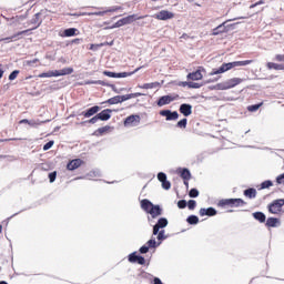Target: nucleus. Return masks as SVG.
I'll return each instance as SVG.
<instances>
[{
	"label": "nucleus",
	"instance_id": "obj_1",
	"mask_svg": "<svg viewBox=\"0 0 284 284\" xmlns=\"http://www.w3.org/2000/svg\"><path fill=\"white\" fill-rule=\"evenodd\" d=\"M251 63H254V61L245 60V61H233L229 63H222V65L219 67V69H213V71H211V75L224 74L225 72L232 69H235L236 67H245V65H250Z\"/></svg>",
	"mask_w": 284,
	"mask_h": 284
},
{
	"label": "nucleus",
	"instance_id": "obj_2",
	"mask_svg": "<svg viewBox=\"0 0 284 284\" xmlns=\"http://www.w3.org/2000/svg\"><path fill=\"white\" fill-rule=\"evenodd\" d=\"M141 209L146 214H150L152 219L160 217L161 214H163V210L160 207V205L152 204V202H150L148 199L141 201Z\"/></svg>",
	"mask_w": 284,
	"mask_h": 284
},
{
	"label": "nucleus",
	"instance_id": "obj_3",
	"mask_svg": "<svg viewBox=\"0 0 284 284\" xmlns=\"http://www.w3.org/2000/svg\"><path fill=\"white\" fill-rule=\"evenodd\" d=\"M245 205H246V202L243 201V199L241 197L222 199L217 202V207H221V209H226V207L239 209Z\"/></svg>",
	"mask_w": 284,
	"mask_h": 284
},
{
	"label": "nucleus",
	"instance_id": "obj_4",
	"mask_svg": "<svg viewBox=\"0 0 284 284\" xmlns=\"http://www.w3.org/2000/svg\"><path fill=\"white\" fill-rule=\"evenodd\" d=\"M121 10H122L121 6H114V7H109L105 10H100V11H97V12H75L72 16L77 17V18L85 17V16H88V17H91V16L103 17L108 13H113V12H118V11H121Z\"/></svg>",
	"mask_w": 284,
	"mask_h": 284
},
{
	"label": "nucleus",
	"instance_id": "obj_5",
	"mask_svg": "<svg viewBox=\"0 0 284 284\" xmlns=\"http://www.w3.org/2000/svg\"><path fill=\"white\" fill-rule=\"evenodd\" d=\"M41 23H42V20H41V12H38V13H36L34 17H32V19L29 20V22H28V26H32V28L17 32V33H16V37H20V36H22V34L29 33L30 31L37 30L39 27H41Z\"/></svg>",
	"mask_w": 284,
	"mask_h": 284
},
{
	"label": "nucleus",
	"instance_id": "obj_6",
	"mask_svg": "<svg viewBox=\"0 0 284 284\" xmlns=\"http://www.w3.org/2000/svg\"><path fill=\"white\" fill-rule=\"evenodd\" d=\"M243 83L242 78H232L230 80H226L225 82H221L215 84V89L217 90H231L233 88H236L239 84Z\"/></svg>",
	"mask_w": 284,
	"mask_h": 284
},
{
	"label": "nucleus",
	"instance_id": "obj_7",
	"mask_svg": "<svg viewBox=\"0 0 284 284\" xmlns=\"http://www.w3.org/2000/svg\"><path fill=\"white\" fill-rule=\"evenodd\" d=\"M145 18H148V16H139L138 17L136 14H131L129 17L118 20V22H115L114 26H112V28H121L122 26H129L136 20H144Z\"/></svg>",
	"mask_w": 284,
	"mask_h": 284
},
{
	"label": "nucleus",
	"instance_id": "obj_8",
	"mask_svg": "<svg viewBox=\"0 0 284 284\" xmlns=\"http://www.w3.org/2000/svg\"><path fill=\"white\" fill-rule=\"evenodd\" d=\"M144 67H138V68L134 69V71L120 72V73H115L113 71H103V75L108 77V78H112V79H122V78H128V77H132L133 74H136V72L140 71Z\"/></svg>",
	"mask_w": 284,
	"mask_h": 284
},
{
	"label": "nucleus",
	"instance_id": "obj_9",
	"mask_svg": "<svg viewBox=\"0 0 284 284\" xmlns=\"http://www.w3.org/2000/svg\"><path fill=\"white\" fill-rule=\"evenodd\" d=\"M73 73V69L72 68H65L62 70H54V71H49V72H44L39 74V78H52V77H64V75H69Z\"/></svg>",
	"mask_w": 284,
	"mask_h": 284
},
{
	"label": "nucleus",
	"instance_id": "obj_10",
	"mask_svg": "<svg viewBox=\"0 0 284 284\" xmlns=\"http://www.w3.org/2000/svg\"><path fill=\"white\" fill-rule=\"evenodd\" d=\"M282 207H284V199L274 200L267 206L270 213L272 214H280L282 212Z\"/></svg>",
	"mask_w": 284,
	"mask_h": 284
},
{
	"label": "nucleus",
	"instance_id": "obj_11",
	"mask_svg": "<svg viewBox=\"0 0 284 284\" xmlns=\"http://www.w3.org/2000/svg\"><path fill=\"white\" fill-rule=\"evenodd\" d=\"M154 18L160 21H166L174 19L175 14L169 10H161L160 12L155 13Z\"/></svg>",
	"mask_w": 284,
	"mask_h": 284
},
{
	"label": "nucleus",
	"instance_id": "obj_12",
	"mask_svg": "<svg viewBox=\"0 0 284 284\" xmlns=\"http://www.w3.org/2000/svg\"><path fill=\"white\" fill-rule=\"evenodd\" d=\"M141 118L138 114H131L130 116L125 118L123 121V125L125 126H136L140 124Z\"/></svg>",
	"mask_w": 284,
	"mask_h": 284
},
{
	"label": "nucleus",
	"instance_id": "obj_13",
	"mask_svg": "<svg viewBox=\"0 0 284 284\" xmlns=\"http://www.w3.org/2000/svg\"><path fill=\"white\" fill-rule=\"evenodd\" d=\"M161 116H165V121H175L179 120V113L176 111L171 110H162L160 111Z\"/></svg>",
	"mask_w": 284,
	"mask_h": 284
},
{
	"label": "nucleus",
	"instance_id": "obj_14",
	"mask_svg": "<svg viewBox=\"0 0 284 284\" xmlns=\"http://www.w3.org/2000/svg\"><path fill=\"white\" fill-rule=\"evenodd\" d=\"M168 224L169 222L166 217H161L160 220H158L155 226H153V235L159 234V231L166 227Z\"/></svg>",
	"mask_w": 284,
	"mask_h": 284
},
{
	"label": "nucleus",
	"instance_id": "obj_15",
	"mask_svg": "<svg viewBox=\"0 0 284 284\" xmlns=\"http://www.w3.org/2000/svg\"><path fill=\"white\" fill-rule=\"evenodd\" d=\"M88 85H102L106 88H111L112 91L118 92L115 84H110L106 81L97 80V81H89L87 82Z\"/></svg>",
	"mask_w": 284,
	"mask_h": 284
},
{
	"label": "nucleus",
	"instance_id": "obj_16",
	"mask_svg": "<svg viewBox=\"0 0 284 284\" xmlns=\"http://www.w3.org/2000/svg\"><path fill=\"white\" fill-rule=\"evenodd\" d=\"M158 181L161 182L163 190H171V182L166 180V174L163 172L158 173Z\"/></svg>",
	"mask_w": 284,
	"mask_h": 284
},
{
	"label": "nucleus",
	"instance_id": "obj_17",
	"mask_svg": "<svg viewBox=\"0 0 284 284\" xmlns=\"http://www.w3.org/2000/svg\"><path fill=\"white\" fill-rule=\"evenodd\" d=\"M111 113H113V110L111 109H104L102 112L95 114L94 116L100 119L102 122H106L111 119Z\"/></svg>",
	"mask_w": 284,
	"mask_h": 284
},
{
	"label": "nucleus",
	"instance_id": "obj_18",
	"mask_svg": "<svg viewBox=\"0 0 284 284\" xmlns=\"http://www.w3.org/2000/svg\"><path fill=\"white\" fill-rule=\"evenodd\" d=\"M176 97H172V95H162L159 100H158V106H164L170 104L171 102L175 101Z\"/></svg>",
	"mask_w": 284,
	"mask_h": 284
},
{
	"label": "nucleus",
	"instance_id": "obj_19",
	"mask_svg": "<svg viewBox=\"0 0 284 284\" xmlns=\"http://www.w3.org/2000/svg\"><path fill=\"white\" fill-rule=\"evenodd\" d=\"M81 165H83V160L81 159H75L67 163V170L69 171H75L79 169Z\"/></svg>",
	"mask_w": 284,
	"mask_h": 284
},
{
	"label": "nucleus",
	"instance_id": "obj_20",
	"mask_svg": "<svg viewBox=\"0 0 284 284\" xmlns=\"http://www.w3.org/2000/svg\"><path fill=\"white\" fill-rule=\"evenodd\" d=\"M100 112V106H92L83 112H81V115L85 119H90L91 116H94L97 113Z\"/></svg>",
	"mask_w": 284,
	"mask_h": 284
},
{
	"label": "nucleus",
	"instance_id": "obj_21",
	"mask_svg": "<svg viewBox=\"0 0 284 284\" xmlns=\"http://www.w3.org/2000/svg\"><path fill=\"white\" fill-rule=\"evenodd\" d=\"M183 116H190L193 113V106L191 104H182L179 109Z\"/></svg>",
	"mask_w": 284,
	"mask_h": 284
},
{
	"label": "nucleus",
	"instance_id": "obj_22",
	"mask_svg": "<svg viewBox=\"0 0 284 284\" xmlns=\"http://www.w3.org/2000/svg\"><path fill=\"white\" fill-rule=\"evenodd\" d=\"M200 216H216L217 212L213 207L209 209H200L199 211Z\"/></svg>",
	"mask_w": 284,
	"mask_h": 284
},
{
	"label": "nucleus",
	"instance_id": "obj_23",
	"mask_svg": "<svg viewBox=\"0 0 284 284\" xmlns=\"http://www.w3.org/2000/svg\"><path fill=\"white\" fill-rule=\"evenodd\" d=\"M77 36H79V29H75V28L65 29L62 32V38H70V37H77Z\"/></svg>",
	"mask_w": 284,
	"mask_h": 284
},
{
	"label": "nucleus",
	"instance_id": "obj_24",
	"mask_svg": "<svg viewBox=\"0 0 284 284\" xmlns=\"http://www.w3.org/2000/svg\"><path fill=\"white\" fill-rule=\"evenodd\" d=\"M112 130H113L112 126L104 125L100 129H97L95 133H97V136H103L104 134L110 133Z\"/></svg>",
	"mask_w": 284,
	"mask_h": 284
},
{
	"label": "nucleus",
	"instance_id": "obj_25",
	"mask_svg": "<svg viewBox=\"0 0 284 284\" xmlns=\"http://www.w3.org/2000/svg\"><path fill=\"white\" fill-rule=\"evenodd\" d=\"M203 78L201 70L187 74V79L192 81H201Z\"/></svg>",
	"mask_w": 284,
	"mask_h": 284
},
{
	"label": "nucleus",
	"instance_id": "obj_26",
	"mask_svg": "<svg viewBox=\"0 0 284 284\" xmlns=\"http://www.w3.org/2000/svg\"><path fill=\"white\" fill-rule=\"evenodd\" d=\"M143 95L142 93H130L125 95H119L120 102L129 101L131 99H136L139 97Z\"/></svg>",
	"mask_w": 284,
	"mask_h": 284
},
{
	"label": "nucleus",
	"instance_id": "obj_27",
	"mask_svg": "<svg viewBox=\"0 0 284 284\" xmlns=\"http://www.w3.org/2000/svg\"><path fill=\"white\" fill-rule=\"evenodd\" d=\"M244 196L247 199H255L257 197V190H255L254 187H250L247 190H244Z\"/></svg>",
	"mask_w": 284,
	"mask_h": 284
},
{
	"label": "nucleus",
	"instance_id": "obj_28",
	"mask_svg": "<svg viewBox=\"0 0 284 284\" xmlns=\"http://www.w3.org/2000/svg\"><path fill=\"white\" fill-rule=\"evenodd\" d=\"M159 87H160V82H150V83H144L143 85H139V89L152 90V89H156Z\"/></svg>",
	"mask_w": 284,
	"mask_h": 284
},
{
	"label": "nucleus",
	"instance_id": "obj_29",
	"mask_svg": "<svg viewBox=\"0 0 284 284\" xmlns=\"http://www.w3.org/2000/svg\"><path fill=\"white\" fill-rule=\"evenodd\" d=\"M252 216L254 220L258 221L260 223L266 222V215L263 212H254Z\"/></svg>",
	"mask_w": 284,
	"mask_h": 284
},
{
	"label": "nucleus",
	"instance_id": "obj_30",
	"mask_svg": "<svg viewBox=\"0 0 284 284\" xmlns=\"http://www.w3.org/2000/svg\"><path fill=\"white\" fill-rule=\"evenodd\" d=\"M266 68L270 69V70H275V71L284 70V65L283 64L273 63V62L267 63Z\"/></svg>",
	"mask_w": 284,
	"mask_h": 284
},
{
	"label": "nucleus",
	"instance_id": "obj_31",
	"mask_svg": "<svg viewBox=\"0 0 284 284\" xmlns=\"http://www.w3.org/2000/svg\"><path fill=\"white\" fill-rule=\"evenodd\" d=\"M180 176L184 180V181H190L191 179V173L190 170L187 169H182V171H180Z\"/></svg>",
	"mask_w": 284,
	"mask_h": 284
},
{
	"label": "nucleus",
	"instance_id": "obj_32",
	"mask_svg": "<svg viewBox=\"0 0 284 284\" xmlns=\"http://www.w3.org/2000/svg\"><path fill=\"white\" fill-rule=\"evenodd\" d=\"M160 245H161V241L156 243L155 239H150L149 242H146L144 246L151 247V248H156Z\"/></svg>",
	"mask_w": 284,
	"mask_h": 284
},
{
	"label": "nucleus",
	"instance_id": "obj_33",
	"mask_svg": "<svg viewBox=\"0 0 284 284\" xmlns=\"http://www.w3.org/2000/svg\"><path fill=\"white\" fill-rule=\"evenodd\" d=\"M278 224V220L276 217H268L266 220V226L268 227H276Z\"/></svg>",
	"mask_w": 284,
	"mask_h": 284
},
{
	"label": "nucleus",
	"instance_id": "obj_34",
	"mask_svg": "<svg viewBox=\"0 0 284 284\" xmlns=\"http://www.w3.org/2000/svg\"><path fill=\"white\" fill-rule=\"evenodd\" d=\"M103 103H108L109 105H114V104H118V103H122L119 95H115L111 99H108L105 102H102Z\"/></svg>",
	"mask_w": 284,
	"mask_h": 284
},
{
	"label": "nucleus",
	"instance_id": "obj_35",
	"mask_svg": "<svg viewBox=\"0 0 284 284\" xmlns=\"http://www.w3.org/2000/svg\"><path fill=\"white\" fill-rule=\"evenodd\" d=\"M186 222L189 225H197L199 217L196 215H189V217L186 219Z\"/></svg>",
	"mask_w": 284,
	"mask_h": 284
},
{
	"label": "nucleus",
	"instance_id": "obj_36",
	"mask_svg": "<svg viewBox=\"0 0 284 284\" xmlns=\"http://www.w3.org/2000/svg\"><path fill=\"white\" fill-rule=\"evenodd\" d=\"M263 106V102H260L258 104H253L247 106L248 112H257L260 108Z\"/></svg>",
	"mask_w": 284,
	"mask_h": 284
},
{
	"label": "nucleus",
	"instance_id": "obj_37",
	"mask_svg": "<svg viewBox=\"0 0 284 284\" xmlns=\"http://www.w3.org/2000/svg\"><path fill=\"white\" fill-rule=\"evenodd\" d=\"M19 124H29V125H31V126H37V125H39V123H38L37 121H30V120H27V119L20 120V121H19Z\"/></svg>",
	"mask_w": 284,
	"mask_h": 284
},
{
	"label": "nucleus",
	"instance_id": "obj_38",
	"mask_svg": "<svg viewBox=\"0 0 284 284\" xmlns=\"http://www.w3.org/2000/svg\"><path fill=\"white\" fill-rule=\"evenodd\" d=\"M224 27V23H222L221 26H217L215 27V29H213V36L216 37V36H220V33H223L224 30H222Z\"/></svg>",
	"mask_w": 284,
	"mask_h": 284
},
{
	"label": "nucleus",
	"instance_id": "obj_39",
	"mask_svg": "<svg viewBox=\"0 0 284 284\" xmlns=\"http://www.w3.org/2000/svg\"><path fill=\"white\" fill-rule=\"evenodd\" d=\"M142 256H140V255H136V252H133V253H131L130 255H129V262L130 263H136V260L138 258H141Z\"/></svg>",
	"mask_w": 284,
	"mask_h": 284
},
{
	"label": "nucleus",
	"instance_id": "obj_40",
	"mask_svg": "<svg viewBox=\"0 0 284 284\" xmlns=\"http://www.w3.org/2000/svg\"><path fill=\"white\" fill-rule=\"evenodd\" d=\"M186 206H187L189 211H194V209H196V201H194V200H189V201L186 202Z\"/></svg>",
	"mask_w": 284,
	"mask_h": 284
},
{
	"label": "nucleus",
	"instance_id": "obj_41",
	"mask_svg": "<svg viewBox=\"0 0 284 284\" xmlns=\"http://www.w3.org/2000/svg\"><path fill=\"white\" fill-rule=\"evenodd\" d=\"M197 196H199V190L197 189H191L189 191V197L190 199H197Z\"/></svg>",
	"mask_w": 284,
	"mask_h": 284
},
{
	"label": "nucleus",
	"instance_id": "obj_42",
	"mask_svg": "<svg viewBox=\"0 0 284 284\" xmlns=\"http://www.w3.org/2000/svg\"><path fill=\"white\" fill-rule=\"evenodd\" d=\"M186 125H187V120L186 119H183V120H180L179 122H176V128L185 129Z\"/></svg>",
	"mask_w": 284,
	"mask_h": 284
},
{
	"label": "nucleus",
	"instance_id": "obj_43",
	"mask_svg": "<svg viewBox=\"0 0 284 284\" xmlns=\"http://www.w3.org/2000/svg\"><path fill=\"white\" fill-rule=\"evenodd\" d=\"M156 235H158L156 239L160 242L166 240V235H164V230H161V231L159 230Z\"/></svg>",
	"mask_w": 284,
	"mask_h": 284
},
{
	"label": "nucleus",
	"instance_id": "obj_44",
	"mask_svg": "<svg viewBox=\"0 0 284 284\" xmlns=\"http://www.w3.org/2000/svg\"><path fill=\"white\" fill-rule=\"evenodd\" d=\"M26 20V17L23 16H17L16 18H11L12 24H18L20 21Z\"/></svg>",
	"mask_w": 284,
	"mask_h": 284
},
{
	"label": "nucleus",
	"instance_id": "obj_45",
	"mask_svg": "<svg viewBox=\"0 0 284 284\" xmlns=\"http://www.w3.org/2000/svg\"><path fill=\"white\" fill-rule=\"evenodd\" d=\"M273 186V182L270 180L262 182V190H266Z\"/></svg>",
	"mask_w": 284,
	"mask_h": 284
},
{
	"label": "nucleus",
	"instance_id": "obj_46",
	"mask_svg": "<svg viewBox=\"0 0 284 284\" xmlns=\"http://www.w3.org/2000/svg\"><path fill=\"white\" fill-rule=\"evenodd\" d=\"M19 70H13L11 74H9V81H14L17 77L19 75Z\"/></svg>",
	"mask_w": 284,
	"mask_h": 284
},
{
	"label": "nucleus",
	"instance_id": "obj_47",
	"mask_svg": "<svg viewBox=\"0 0 284 284\" xmlns=\"http://www.w3.org/2000/svg\"><path fill=\"white\" fill-rule=\"evenodd\" d=\"M176 205L179 206V209L183 210V209H186L187 202L185 200H182V201H179Z\"/></svg>",
	"mask_w": 284,
	"mask_h": 284
},
{
	"label": "nucleus",
	"instance_id": "obj_48",
	"mask_svg": "<svg viewBox=\"0 0 284 284\" xmlns=\"http://www.w3.org/2000/svg\"><path fill=\"white\" fill-rule=\"evenodd\" d=\"M53 144V141L47 142V144L43 145V151H49L50 149H52Z\"/></svg>",
	"mask_w": 284,
	"mask_h": 284
},
{
	"label": "nucleus",
	"instance_id": "obj_49",
	"mask_svg": "<svg viewBox=\"0 0 284 284\" xmlns=\"http://www.w3.org/2000/svg\"><path fill=\"white\" fill-rule=\"evenodd\" d=\"M150 248H151V247H150V246H146V245L141 246V248H139V253H141V254H148V252H149Z\"/></svg>",
	"mask_w": 284,
	"mask_h": 284
},
{
	"label": "nucleus",
	"instance_id": "obj_50",
	"mask_svg": "<svg viewBox=\"0 0 284 284\" xmlns=\"http://www.w3.org/2000/svg\"><path fill=\"white\" fill-rule=\"evenodd\" d=\"M187 87L191 89H200L201 85L197 82H187Z\"/></svg>",
	"mask_w": 284,
	"mask_h": 284
},
{
	"label": "nucleus",
	"instance_id": "obj_51",
	"mask_svg": "<svg viewBox=\"0 0 284 284\" xmlns=\"http://www.w3.org/2000/svg\"><path fill=\"white\" fill-rule=\"evenodd\" d=\"M50 183H53L57 180V171L49 174Z\"/></svg>",
	"mask_w": 284,
	"mask_h": 284
},
{
	"label": "nucleus",
	"instance_id": "obj_52",
	"mask_svg": "<svg viewBox=\"0 0 284 284\" xmlns=\"http://www.w3.org/2000/svg\"><path fill=\"white\" fill-rule=\"evenodd\" d=\"M262 4H265L264 0H260L258 2H255L254 4H251L250 9L253 10L255 7H258V6H262Z\"/></svg>",
	"mask_w": 284,
	"mask_h": 284
},
{
	"label": "nucleus",
	"instance_id": "obj_53",
	"mask_svg": "<svg viewBox=\"0 0 284 284\" xmlns=\"http://www.w3.org/2000/svg\"><path fill=\"white\" fill-rule=\"evenodd\" d=\"M276 182L277 184H284V173L277 176Z\"/></svg>",
	"mask_w": 284,
	"mask_h": 284
},
{
	"label": "nucleus",
	"instance_id": "obj_54",
	"mask_svg": "<svg viewBox=\"0 0 284 284\" xmlns=\"http://www.w3.org/2000/svg\"><path fill=\"white\" fill-rule=\"evenodd\" d=\"M17 37H19V36H16V33H13L12 37H8V38L0 39V42H2V41L11 42V40H12V39H16Z\"/></svg>",
	"mask_w": 284,
	"mask_h": 284
},
{
	"label": "nucleus",
	"instance_id": "obj_55",
	"mask_svg": "<svg viewBox=\"0 0 284 284\" xmlns=\"http://www.w3.org/2000/svg\"><path fill=\"white\" fill-rule=\"evenodd\" d=\"M135 263H138L139 265H144L145 264V258L143 256H141L138 260H135Z\"/></svg>",
	"mask_w": 284,
	"mask_h": 284
},
{
	"label": "nucleus",
	"instance_id": "obj_56",
	"mask_svg": "<svg viewBox=\"0 0 284 284\" xmlns=\"http://www.w3.org/2000/svg\"><path fill=\"white\" fill-rule=\"evenodd\" d=\"M100 119L95 115L91 120L88 121L89 124H95Z\"/></svg>",
	"mask_w": 284,
	"mask_h": 284
},
{
	"label": "nucleus",
	"instance_id": "obj_57",
	"mask_svg": "<svg viewBox=\"0 0 284 284\" xmlns=\"http://www.w3.org/2000/svg\"><path fill=\"white\" fill-rule=\"evenodd\" d=\"M275 61L284 62V55H282V54L275 55Z\"/></svg>",
	"mask_w": 284,
	"mask_h": 284
},
{
	"label": "nucleus",
	"instance_id": "obj_58",
	"mask_svg": "<svg viewBox=\"0 0 284 284\" xmlns=\"http://www.w3.org/2000/svg\"><path fill=\"white\" fill-rule=\"evenodd\" d=\"M81 41H82V39H79V38L73 39V40H72V44H80Z\"/></svg>",
	"mask_w": 284,
	"mask_h": 284
},
{
	"label": "nucleus",
	"instance_id": "obj_59",
	"mask_svg": "<svg viewBox=\"0 0 284 284\" xmlns=\"http://www.w3.org/2000/svg\"><path fill=\"white\" fill-rule=\"evenodd\" d=\"M154 284H163V282H161V280L159 277H155V280H153Z\"/></svg>",
	"mask_w": 284,
	"mask_h": 284
},
{
	"label": "nucleus",
	"instance_id": "obj_60",
	"mask_svg": "<svg viewBox=\"0 0 284 284\" xmlns=\"http://www.w3.org/2000/svg\"><path fill=\"white\" fill-rule=\"evenodd\" d=\"M20 139H6V141H19Z\"/></svg>",
	"mask_w": 284,
	"mask_h": 284
},
{
	"label": "nucleus",
	"instance_id": "obj_61",
	"mask_svg": "<svg viewBox=\"0 0 284 284\" xmlns=\"http://www.w3.org/2000/svg\"><path fill=\"white\" fill-rule=\"evenodd\" d=\"M95 10H103V7H93Z\"/></svg>",
	"mask_w": 284,
	"mask_h": 284
},
{
	"label": "nucleus",
	"instance_id": "obj_62",
	"mask_svg": "<svg viewBox=\"0 0 284 284\" xmlns=\"http://www.w3.org/2000/svg\"><path fill=\"white\" fill-rule=\"evenodd\" d=\"M3 78V70L0 69V79Z\"/></svg>",
	"mask_w": 284,
	"mask_h": 284
},
{
	"label": "nucleus",
	"instance_id": "obj_63",
	"mask_svg": "<svg viewBox=\"0 0 284 284\" xmlns=\"http://www.w3.org/2000/svg\"><path fill=\"white\" fill-rule=\"evenodd\" d=\"M3 231V226L2 225H0V234H1V232Z\"/></svg>",
	"mask_w": 284,
	"mask_h": 284
},
{
	"label": "nucleus",
	"instance_id": "obj_64",
	"mask_svg": "<svg viewBox=\"0 0 284 284\" xmlns=\"http://www.w3.org/2000/svg\"><path fill=\"white\" fill-rule=\"evenodd\" d=\"M0 284H8V283H7V282H4V281H1V282H0Z\"/></svg>",
	"mask_w": 284,
	"mask_h": 284
}]
</instances>
